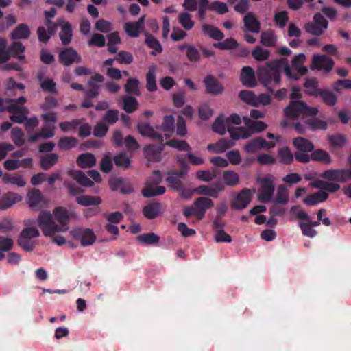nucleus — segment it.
<instances>
[{
  "label": "nucleus",
  "mask_w": 351,
  "mask_h": 351,
  "mask_svg": "<svg viewBox=\"0 0 351 351\" xmlns=\"http://www.w3.org/2000/svg\"><path fill=\"white\" fill-rule=\"evenodd\" d=\"M156 129L165 132L166 138L170 137L171 134L175 130V119L172 115L165 116L162 124L156 127Z\"/></svg>",
  "instance_id": "nucleus-27"
},
{
  "label": "nucleus",
  "mask_w": 351,
  "mask_h": 351,
  "mask_svg": "<svg viewBox=\"0 0 351 351\" xmlns=\"http://www.w3.org/2000/svg\"><path fill=\"white\" fill-rule=\"evenodd\" d=\"M278 156L279 158V162L283 165H290L293 161V155L290 149L287 147H284L278 149Z\"/></svg>",
  "instance_id": "nucleus-41"
},
{
  "label": "nucleus",
  "mask_w": 351,
  "mask_h": 351,
  "mask_svg": "<svg viewBox=\"0 0 351 351\" xmlns=\"http://www.w3.org/2000/svg\"><path fill=\"white\" fill-rule=\"evenodd\" d=\"M137 240L145 245H155L159 242L160 237L154 232H149L138 235Z\"/></svg>",
  "instance_id": "nucleus-47"
},
{
  "label": "nucleus",
  "mask_w": 351,
  "mask_h": 351,
  "mask_svg": "<svg viewBox=\"0 0 351 351\" xmlns=\"http://www.w3.org/2000/svg\"><path fill=\"white\" fill-rule=\"evenodd\" d=\"M224 189L225 188L223 184H215V186L201 185L194 189V192L200 195L217 198L219 193L224 191Z\"/></svg>",
  "instance_id": "nucleus-20"
},
{
  "label": "nucleus",
  "mask_w": 351,
  "mask_h": 351,
  "mask_svg": "<svg viewBox=\"0 0 351 351\" xmlns=\"http://www.w3.org/2000/svg\"><path fill=\"white\" fill-rule=\"evenodd\" d=\"M252 57L258 62L267 60L270 57V51L261 46H256L252 51Z\"/></svg>",
  "instance_id": "nucleus-49"
},
{
  "label": "nucleus",
  "mask_w": 351,
  "mask_h": 351,
  "mask_svg": "<svg viewBox=\"0 0 351 351\" xmlns=\"http://www.w3.org/2000/svg\"><path fill=\"white\" fill-rule=\"evenodd\" d=\"M290 213L295 219L304 221L303 222H300L299 226L301 228L303 234L307 235V214L302 210L300 206H294L291 207Z\"/></svg>",
  "instance_id": "nucleus-24"
},
{
  "label": "nucleus",
  "mask_w": 351,
  "mask_h": 351,
  "mask_svg": "<svg viewBox=\"0 0 351 351\" xmlns=\"http://www.w3.org/2000/svg\"><path fill=\"white\" fill-rule=\"evenodd\" d=\"M208 10L216 12L218 14H223L228 12L227 5L219 1H215L212 2L209 6Z\"/></svg>",
  "instance_id": "nucleus-59"
},
{
  "label": "nucleus",
  "mask_w": 351,
  "mask_h": 351,
  "mask_svg": "<svg viewBox=\"0 0 351 351\" xmlns=\"http://www.w3.org/2000/svg\"><path fill=\"white\" fill-rule=\"evenodd\" d=\"M140 82L136 78H128L125 84V92L128 94H133L138 96L140 95L139 90Z\"/></svg>",
  "instance_id": "nucleus-44"
},
{
  "label": "nucleus",
  "mask_w": 351,
  "mask_h": 351,
  "mask_svg": "<svg viewBox=\"0 0 351 351\" xmlns=\"http://www.w3.org/2000/svg\"><path fill=\"white\" fill-rule=\"evenodd\" d=\"M277 42V38L272 30L263 32L261 34V43L268 47H274Z\"/></svg>",
  "instance_id": "nucleus-39"
},
{
  "label": "nucleus",
  "mask_w": 351,
  "mask_h": 351,
  "mask_svg": "<svg viewBox=\"0 0 351 351\" xmlns=\"http://www.w3.org/2000/svg\"><path fill=\"white\" fill-rule=\"evenodd\" d=\"M145 18V16H143L136 22L125 24V31L129 36L136 38L139 36L140 32L144 29Z\"/></svg>",
  "instance_id": "nucleus-22"
},
{
  "label": "nucleus",
  "mask_w": 351,
  "mask_h": 351,
  "mask_svg": "<svg viewBox=\"0 0 351 351\" xmlns=\"http://www.w3.org/2000/svg\"><path fill=\"white\" fill-rule=\"evenodd\" d=\"M136 129L138 133L143 137H147L158 142L164 141L162 134L156 130L149 123L139 121Z\"/></svg>",
  "instance_id": "nucleus-12"
},
{
  "label": "nucleus",
  "mask_w": 351,
  "mask_h": 351,
  "mask_svg": "<svg viewBox=\"0 0 351 351\" xmlns=\"http://www.w3.org/2000/svg\"><path fill=\"white\" fill-rule=\"evenodd\" d=\"M257 182L261 186L258 195V200L262 203L269 202L271 199L274 192L273 176L267 175L264 178H258Z\"/></svg>",
  "instance_id": "nucleus-6"
},
{
  "label": "nucleus",
  "mask_w": 351,
  "mask_h": 351,
  "mask_svg": "<svg viewBox=\"0 0 351 351\" xmlns=\"http://www.w3.org/2000/svg\"><path fill=\"white\" fill-rule=\"evenodd\" d=\"M11 139L17 147H21L25 144V134L21 128L15 127L11 130Z\"/></svg>",
  "instance_id": "nucleus-46"
},
{
  "label": "nucleus",
  "mask_w": 351,
  "mask_h": 351,
  "mask_svg": "<svg viewBox=\"0 0 351 351\" xmlns=\"http://www.w3.org/2000/svg\"><path fill=\"white\" fill-rule=\"evenodd\" d=\"M164 143L165 146L176 148L179 151H189L191 149L189 144L184 140L172 138Z\"/></svg>",
  "instance_id": "nucleus-43"
},
{
  "label": "nucleus",
  "mask_w": 351,
  "mask_h": 351,
  "mask_svg": "<svg viewBox=\"0 0 351 351\" xmlns=\"http://www.w3.org/2000/svg\"><path fill=\"white\" fill-rule=\"evenodd\" d=\"M224 182L226 185L234 186L239 183V176L232 170L226 171L223 173Z\"/></svg>",
  "instance_id": "nucleus-50"
},
{
  "label": "nucleus",
  "mask_w": 351,
  "mask_h": 351,
  "mask_svg": "<svg viewBox=\"0 0 351 351\" xmlns=\"http://www.w3.org/2000/svg\"><path fill=\"white\" fill-rule=\"evenodd\" d=\"M328 193L324 191H319L317 193L308 195V204H316L326 199Z\"/></svg>",
  "instance_id": "nucleus-61"
},
{
  "label": "nucleus",
  "mask_w": 351,
  "mask_h": 351,
  "mask_svg": "<svg viewBox=\"0 0 351 351\" xmlns=\"http://www.w3.org/2000/svg\"><path fill=\"white\" fill-rule=\"evenodd\" d=\"M320 97L322 101L328 106H334L337 101V96L332 91L326 89L322 90Z\"/></svg>",
  "instance_id": "nucleus-57"
},
{
  "label": "nucleus",
  "mask_w": 351,
  "mask_h": 351,
  "mask_svg": "<svg viewBox=\"0 0 351 351\" xmlns=\"http://www.w3.org/2000/svg\"><path fill=\"white\" fill-rule=\"evenodd\" d=\"M59 62L64 66H70L73 63H80L82 58L77 51L72 47L62 49L58 55Z\"/></svg>",
  "instance_id": "nucleus-11"
},
{
  "label": "nucleus",
  "mask_w": 351,
  "mask_h": 351,
  "mask_svg": "<svg viewBox=\"0 0 351 351\" xmlns=\"http://www.w3.org/2000/svg\"><path fill=\"white\" fill-rule=\"evenodd\" d=\"M314 149L313 144L308 141V152H311L308 156V160L311 159L313 161H315L324 165H329L332 162L331 156L325 150L322 149Z\"/></svg>",
  "instance_id": "nucleus-14"
},
{
  "label": "nucleus",
  "mask_w": 351,
  "mask_h": 351,
  "mask_svg": "<svg viewBox=\"0 0 351 351\" xmlns=\"http://www.w3.org/2000/svg\"><path fill=\"white\" fill-rule=\"evenodd\" d=\"M289 191L285 186L280 185L278 187L276 195L274 199V202L285 205L288 202Z\"/></svg>",
  "instance_id": "nucleus-42"
},
{
  "label": "nucleus",
  "mask_w": 351,
  "mask_h": 351,
  "mask_svg": "<svg viewBox=\"0 0 351 351\" xmlns=\"http://www.w3.org/2000/svg\"><path fill=\"white\" fill-rule=\"evenodd\" d=\"M78 141L72 136H64L60 138L58 146L60 149L69 150L77 146Z\"/></svg>",
  "instance_id": "nucleus-45"
},
{
  "label": "nucleus",
  "mask_w": 351,
  "mask_h": 351,
  "mask_svg": "<svg viewBox=\"0 0 351 351\" xmlns=\"http://www.w3.org/2000/svg\"><path fill=\"white\" fill-rule=\"evenodd\" d=\"M58 105V101L55 97L47 96L45 98L44 102L40 105V108L44 111H49L56 108Z\"/></svg>",
  "instance_id": "nucleus-63"
},
{
  "label": "nucleus",
  "mask_w": 351,
  "mask_h": 351,
  "mask_svg": "<svg viewBox=\"0 0 351 351\" xmlns=\"http://www.w3.org/2000/svg\"><path fill=\"white\" fill-rule=\"evenodd\" d=\"M332 88L337 93H340L343 88L350 89L351 88V80H339L333 83Z\"/></svg>",
  "instance_id": "nucleus-64"
},
{
  "label": "nucleus",
  "mask_w": 351,
  "mask_h": 351,
  "mask_svg": "<svg viewBox=\"0 0 351 351\" xmlns=\"http://www.w3.org/2000/svg\"><path fill=\"white\" fill-rule=\"evenodd\" d=\"M193 204L198 212L199 220H202L204 217L206 210L214 206L213 200L206 197L197 198Z\"/></svg>",
  "instance_id": "nucleus-23"
},
{
  "label": "nucleus",
  "mask_w": 351,
  "mask_h": 351,
  "mask_svg": "<svg viewBox=\"0 0 351 351\" xmlns=\"http://www.w3.org/2000/svg\"><path fill=\"white\" fill-rule=\"evenodd\" d=\"M145 35L146 36L145 40V44L149 48L153 49L151 54L156 56L157 53H161L162 47L160 42L152 34L145 32Z\"/></svg>",
  "instance_id": "nucleus-33"
},
{
  "label": "nucleus",
  "mask_w": 351,
  "mask_h": 351,
  "mask_svg": "<svg viewBox=\"0 0 351 351\" xmlns=\"http://www.w3.org/2000/svg\"><path fill=\"white\" fill-rule=\"evenodd\" d=\"M30 34L29 26L25 23H21L11 32L10 37L14 40L27 39L30 36Z\"/></svg>",
  "instance_id": "nucleus-28"
},
{
  "label": "nucleus",
  "mask_w": 351,
  "mask_h": 351,
  "mask_svg": "<svg viewBox=\"0 0 351 351\" xmlns=\"http://www.w3.org/2000/svg\"><path fill=\"white\" fill-rule=\"evenodd\" d=\"M40 88L46 93L57 95L58 93L56 88V84L51 78H46L45 81L42 82Z\"/></svg>",
  "instance_id": "nucleus-56"
},
{
  "label": "nucleus",
  "mask_w": 351,
  "mask_h": 351,
  "mask_svg": "<svg viewBox=\"0 0 351 351\" xmlns=\"http://www.w3.org/2000/svg\"><path fill=\"white\" fill-rule=\"evenodd\" d=\"M3 182L5 184H11L20 187L25 186L26 184V182L24 180L22 176L13 173L4 174L3 176Z\"/></svg>",
  "instance_id": "nucleus-38"
},
{
  "label": "nucleus",
  "mask_w": 351,
  "mask_h": 351,
  "mask_svg": "<svg viewBox=\"0 0 351 351\" xmlns=\"http://www.w3.org/2000/svg\"><path fill=\"white\" fill-rule=\"evenodd\" d=\"M217 171L216 169H213L212 171L200 170L197 172L196 177L201 181L210 182L216 178Z\"/></svg>",
  "instance_id": "nucleus-55"
},
{
  "label": "nucleus",
  "mask_w": 351,
  "mask_h": 351,
  "mask_svg": "<svg viewBox=\"0 0 351 351\" xmlns=\"http://www.w3.org/2000/svg\"><path fill=\"white\" fill-rule=\"evenodd\" d=\"M285 58L274 60L259 66L257 69V77L259 82L271 93H274L273 85H278L280 82V73L283 70L282 64Z\"/></svg>",
  "instance_id": "nucleus-1"
},
{
  "label": "nucleus",
  "mask_w": 351,
  "mask_h": 351,
  "mask_svg": "<svg viewBox=\"0 0 351 351\" xmlns=\"http://www.w3.org/2000/svg\"><path fill=\"white\" fill-rule=\"evenodd\" d=\"M76 163L82 169L91 168L96 165V158L93 154L86 152L79 155Z\"/></svg>",
  "instance_id": "nucleus-26"
},
{
  "label": "nucleus",
  "mask_w": 351,
  "mask_h": 351,
  "mask_svg": "<svg viewBox=\"0 0 351 351\" xmlns=\"http://www.w3.org/2000/svg\"><path fill=\"white\" fill-rule=\"evenodd\" d=\"M156 69L154 66L149 67L146 74V88L149 92H155L158 90L156 85Z\"/></svg>",
  "instance_id": "nucleus-36"
},
{
  "label": "nucleus",
  "mask_w": 351,
  "mask_h": 351,
  "mask_svg": "<svg viewBox=\"0 0 351 351\" xmlns=\"http://www.w3.org/2000/svg\"><path fill=\"white\" fill-rule=\"evenodd\" d=\"M240 80L244 86L249 88H254L257 85L255 72L250 66L242 68Z\"/></svg>",
  "instance_id": "nucleus-21"
},
{
  "label": "nucleus",
  "mask_w": 351,
  "mask_h": 351,
  "mask_svg": "<svg viewBox=\"0 0 351 351\" xmlns=\"http://www.w3.org/2000/svg\"><path fill=\"white\" fill-rule=\"evenodd\" d=\"M123 108L128 113L134 112L138 106L137 99L132 96H127L123 99Z\"/></svg>",
  "instance_id": "nucleus-48"
},
{
  "label": "nucleus",
  "mask_w": 351,
  "mask_h": 351,
  "mask_svg": "<svg viewBox=\"0 0 351 351\" xmlns=\"http://www.w3.org/2000/svg\"><path fill=\"white\" fill-rule=\"evenodd\" d=\"M252 199L250 190L243 189L234 197L232 206L236 210H242L247 206Z\"/></svg>",
  "instance_id": "nucleus-17"
},
{
  "label": "nucleus",
  "mask_w": 351,
  "mask_h": 351,
  "mask_svg": "<svg viewBox=\"0 0 351 351\" xmlns=\"http://www.w3.org/2000/svg\"><path fill=\"white\" fill-rule=\"evenodd\" d=\"M306 56L304 53H300L295 56L292 60L291 66L288 64L285 58V62L282 64V66L285 75L291 80H296L300 77L304 75L307 73V69L303 66L305 62Z\"/></svg>",
  "instance_id": "nucleus-3"
},
{
  "label": "nucleus",
  "mask_w": 351,
  "mask_h": 351,
  "mask_svg": "<svg viewBox=\"0 0 351 351\" xmlns=\"http://www.w3.org/2000/svg\"><path fill=\"white\" fill-rule=\"evenodd\" d=\"M59 156L56 153H49L40 158V165L42 169L47 171L53 167L58 161Z\"/></svg>",
  "instance_id": "nucleus-32"
},
{
  "label": "nucleus",
  "mask_w": 351,
  "mask_h": 351,
  "mask_svg": "<svg viewBox=\"0 0 351 351\" xmlns=\"http://www.w3.org/2000/svg\"><path fill=\"white\" fill-rule=\"evenodd\" d=\"M285 115L291 119H297L300 115L307 114V104L301 100L291 101L284 109Z\"/></svg>",
  "instance_id": "nucleus-7"
},
{
  "label": "nucleus",
  "mask_w": 351,
  "mask_h": 351,
  "mask_svg": "<svg viewBox=\"0 0 351 351\" xmlns=\"http://www.w3.org/2000/svg\"><path fill=\"white\" fill-rule=\"evenodd\" d=\"M161 206L160 203L155 202L146 205L143 209L144 216L149 219L156 218L160 214Z\"/></svg>",
  "instance_id": "nucleus-34"
},
{
  "label": "nucleus",
  "mask_w": 351,
  "mask_h": 351,
  "mask_svg": "<svg viewBox=\"0 0 351 351\" xmlns=\"http://www.w3.org/2000/svg\"><path fill=\"white\" fill-rule=\"evenodd\" d=\"M327 27L328 21L321 14L317 13L314 16L312 24L308 25V32L314 35H320Z\"/></svg>",
  "instance_id": "nucleus-18"
},
{
  "label": "nucleus",
  "mask_w": 351,
  "mask_h": 351,
  "mask_svg": "<svg viewBox=\"0 0 351 351\" xmlns=\"http://www.w3.org/2000/svg\"><path fill=\"white\" fill-rule=\"evenodd\" d=\"M68 175L72 177L79 184L83 186H92L94 183L82 171L71 170Z\"/></svg>",
  "instance_id": "nucleus-29"
},
{
  "label": "nucleus",
  "mask_w": 351,
  "mask_h": 351,
  "mask_svg": "<svg viewBox=\"0 0 351 351\" xmlns=\"http://www.w3.org/2000/svg\"><path fill=\"white\" fill-rule=\"evenodd\" d=\"M328 141L333 147H341L344 146L347 143V138L342 134H335L329 135Z\"/></svg>",
  "instance_id": "nucleus-51"
},
{
  "label": "nucleus",
  "mask_w": 351,
  "mask_h": 351,
  "mask_svg": "<svg viewBox=\"0 0 351 351\" xmlns=\"http://www.w3.org/2000/svg\"><path fill=\"white\" fill-rule=\"evenodd\" d=\"M322 176L329 181L345 182L343 169L326 170Z\"/></svg>",
  "instance_id": "nucleus-30"
},
{
  "label": "nucleus",
  "mask_w": 351,
  "mask_h": 351,
  "mask_svg": "<svg viewBox=\"0 0 351 351\" xmlns=\"http://www.w3.org/2000/svg\"><path fill=\"white\" fill-rule=\"evenodd\" d=\"M275 145V143L267 141L263 137L258 136L248 141L244 146V150L247 153H254L262 148L271 149Z\"/></svg>",
  "instance_id": "nucleus-13"
},
{
  "label": "nucleus",
  "mask_w": 351,
  "mask_h": 351,
  "mask_svg": "<svg viewBox=\"0 0 351 351\" xmlns=\"http://www.w3.org/2000/svg\"><path fill=\"white\" fill-rule=\"evenodd\" d=\"M71 234L75 239L80 240L82 246L91 245L96 239L94 232L89 228H74L71 231Z\"/></svg>",
  "instance_id": "nucleus-10"
},
{
  "label": "nucleus",
  "mask_w": 351,
  "mask_h": 351,
  "mask_svg": "<svg viewBox=\"0 0 351 351\" xmlns=\"http://www.w3.org/2000/svg\"><path fill=\"white\" fill-rule=\"evenodd\" d=\"M27 202L33 209L42 208L45 204V200L40 191L36 188H33L28 192Z\"/></svg>",
  "instance_id": "nucleus-19"
},
{
  "label": "nucleus",
  "mask_w": 351,
  "mask_h": 351,
  "mask_svg": "<svg viewBox=\"0 0 351 351\" xmlns=\"http://www.w3.org/2000/svg\"><path fill=\"white\" fill-rule=\"evenodd\" d=\"M59 36L62 45H67L71 43L73 37V30L69 23H66V24L64 25L62 28H61Z\"/></svg>",
  "instance_id": "nucleus-40"
},
{
  "label": "nucleus",
  "mask_w": 351,
  "mask_h": 351,
  "mask_svg": "<svg viewBox=\"0 0 351 351\" xmlns=\"http://www.w3.org/2000/svg\"><path fill=\"white\" fill-rule=\"evenodd\" d=\"M239 46L238 42L232 38H227L221 42L213 44V47L221 50H228L236 49Z\"/></svg>",
  "instance_id": "nucleus-52"
},
{
  "label": "nucleus",
  "mask_w": 351,
  "mask_h": 351,
  "mask_svg": "<svg viewBox=\"0 0 351 351\" xmlns=\"http://www.w3.org/2000/svg\"><path fill=\"white\" fill-rule=\"evenodd\" d=\"M319 86V81L315 77L308 79V95L315 97H320L323 89L317 88Z\"/></svg>",
  "instance_id": "nucleus-58"
},
{
  "label": "nucleus",
  "mask_w": 351,
  "mask_h": 351,
  "mask_svg": "<svg viewBox=\"0 0 351 351\" xmlns=\"http://www.w3.org/2000/svg\"><path fill=\"white\" fill-rule=\"evenodd\" d=\"M53 215L55 219L59 223L58 226L62 232H65L69 230V222L70 216L67 209L63 206H58L53 209Z\"/></svg>",
  "instance_id": "nucleus-16"
},
{
  "label": "nucleus",
  "mask_w": 351,
  "mask_h": 351,
  "mask_svg": "<svg viewBox=\"0 0 351 351\" xmlns=\"http://www.w3.org/2000/svg\"><path fill=\"white\" fill-rule=\"evenodd\" d=\"M206 87V93L212 95L223 93L224 88L221 83L213 75H207L203 81Z\"/></svg>",
  "instance_id": "nucleus-15"
},
{
  "label": "nucleus",
  "mask_w": 351,
  "mask_h": 351,
  "mask_svg": "<svg viewBox=\"0 0 351 351\" xmlns=\"http://www.w3.org/2000/svg\"><path fill=\"white\" fill-rule=\"evenodd\" d=\"M165 147L164 141L158 142V144H149L143 148L145 158L149 162H158L161 160L162 152Z\"/></svg>",
  "instance_id": "nucleus-9"
},
{
  "label": "nucleus",
  "mask_w": 351,
  "mask_h": 351,
  "mask_svg": "<svg viewBox=\"0 0 351 351\" xmlns=\"http://www.w3.org/2000/svg\"><path fill=\"white\" fill-rule=\"evenodd\" d=\"M243 23L247 31L258 33L261 29V23L252 12H248L243 18Z\"/></svg>",
  "instance_id": "nucleus-25"
},
{
  "label": "nucleus",
  "mask_w": 351,
  "mask_h": 351,
  "mask_svg": "<svg viewBox=\"0 0 351 351\" xmlns=\"http://www.w3.org/2000/svg\"><path fill=\"white\" fill-rule=\"evenodd\" d=\"M113 160L115 165L123 169H127L130 166L131 160L125 153L121 152L118 154L114 157Z\"/></svg>",
  "instance_id": "nucleus-53"
},
{
  "label": "nucleus",
  "mask_w": 351,
  "mask_h": 351,
  "mask_svg": "<svg viewBox=\"0 0 351 351\" xmlns=\"http://www.w3.org/2000/svg\"><path fill=\"white\" fill-rule=\"evenodd\" d=\"M119 118V112L116 109H110L106 111L102 117L104 123L108 125H114Z\"/></svg>",
  "instance_id": "nucleus-54"
},
{
  "label": "nucleus",
  "mask_w": 351,
  "mask_h": 351,
  "mask_svg": "<svg viewBox=\"0 0 351 351\" xmlns=\"http://www.w3.org/2000/svg\"><path fill=\"white\" fill-rule=\"evenodd\" d=\"M335 66L334 60L326 55H314L312 58L311 69L323 71L325 73H330Z\"/></svg>",
  "instance_id": "nucleus-8"
},
{
  "label": "nucleus",
  "mask_w": 351,
  "mask_h": 351,
  "mask_svg": "<svg viewBox=\"0 0 351 351\" xmlns=\"http://www.w3.org/2000/svg\"><path fill=\"white\" fill-rule=\"evenodd\" d=\"M37 223L45 237H52L56 232H62L53 215L48 210H43L39 213Z\"/></svg>",
  "instance_id": "nucleus-4"
},
{
  "label": "nucleus",
  "mask_w": 351,
  "mask_h": 351,
  "mask_svg": "<svg viewBox=\"0 0 351 351\" xmlns=\"http://www.w3.org/2000/svg\"><path fill=\"white\" fill-rule=\"evenodd\" d=\"M76 202L81 206H96L101 203V199L98 196L82 195L76 197Z\"/></svg>",
  "instance_id": "nucleus-37"
},
{
  "label": "nucleus",
  "mask_w": 351,
  "mask_h": 351,
  "mask_svg": "<svg viewBox=\"0 0 351 351\" xmlns=\"http://www.w3.org/2000/svg\"><path fill=\"white\" fill-rule=\"evenodd\" d=\"M21 199V197L14 193L9 192L4 194L0 199V210L10 208Z\"/></svg>",
  "instance_id": "nucleus-31"
},
{
  "label": "nucleus",
  "mask_w": 351,
  "mask_h": 351,
  "mask_svg": "<svg viewBox=\"0 0 351 351\" xmlns=\"http://www.w3.org/2000/svg\"><path fill=\"white\" fill-rule=\"evenodd\" d=\"M213 130L221 135L226 134L228 131L230 137L233 140H239L240 138L246 139L250 136V132L246 128H233L229 126L226 119L223 115L217 117L212 126Z\"/></svg>",
  "instance_id": "nucleus-2"
},
{
  "label": "nucleus",
  "mask_w": 351,
  "mask_h": 351,
  "mask_svg": "<svg viewBox=\"0 0 351 351\" xmlns=\"http://www.w3.org/2000/svg\"><path fill=\"white\" fill-rule=\"evenodd\" d=\"M162 182V176L159 170H154L153 176L149 178L146 182V186L142 189V195L146 198L162 195L166 191V188L162 186H157Z\"/></svg>",
  "instance_id": "nucleus-5"
},
{
  "label": "nucleus",
  "mask_w": 351,
  "mask_h": 351,
  "mask_svg": "<svg viewBox=\"0 0 351 351\" xmlns=\"http://www.w3.org/2000/svg\"><path fill=\"white\" fill-rule=\"evenodd\" d=\"M274 21L277 26L280 28H283L288 21V13L286 11H281L276 12L274 17Z\"/></svg>",
  "instance_id": "nucleus-62"
},
{
  "label": "nucleus",
  "mask_w": 351,
  "mask_h": 351,
  "mask_svg": "<svg viewBox=\"0 0 351 351\" xmlns=\"http://www.w3.org/2000/svg\"><path fill=\"white\" fill-rule=\"evenodd\" d=\"M115 59L121 64H130L134 60L132 54L125 51H120Z\"/></svg>",
  "instance_id": "nucleus-60"
},
{
  "label": "nucleus",
  "mask_w": 351,
  "mask_h": 351,
  "mask_svg": "<svg viewBox=\"0 0 351 351\" xmlns=\"http://www.w3.org/2000/svg\"><path fill=\"white\" fill-rule=\"evenodd\" d=\"M202 28L204 34L209 36L213 40H221L224 38L223 33L217 27L209 24H204Z\"/></svg>",
  "instance_id": "nucleus-35"
}]
</instances>
